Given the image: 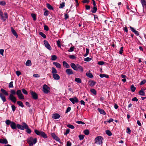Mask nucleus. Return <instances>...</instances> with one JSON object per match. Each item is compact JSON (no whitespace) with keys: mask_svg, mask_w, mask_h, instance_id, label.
<instances>
[{"mask_svg":"<svg viewBox=\"0 0 146 146\" xmlns=\"http://www.w3.org/2000/svg\"><path fill=\"white\" fill-rule=\"evenodd\" d=\"M51 60L53 61H55L57 59V57L56 55H52L51 56Z\"/></svg>","mask_w":146,"mask_h":146,"instance_id":"c9c22d12","label":"nucleus"},{"mask_svg":"<svg viewBox=\"0 0 146 146\" xmlns=\"http://www.w3.org/2000/svg\"><path fill=\"white\" fill-rule=\"evenodd\" d=\"M66 72L68 75H72L74 74L72 70L70 69H67L66 70Z\"/></svg>","mask_w":146,"mask_h":146,"instance_id":"6ab92c4d","label":"nucleus"},{"mask_svg":"<svg viewBox=\"0 0 146 146\" xmlns=\"http://www.w3.org/2000/svg\"><path fill=\"white\" fill-rule=\"evenodd\" d=\"M0 97L3 102H5L6 101L5 97L1 93H0Z\"/></svg>","mask_w":146,"mask_h":146,"instance_id":"5701e85b","label":"nucleus"},{"mask_svg":"<svg viewBox=\"0 0 146 146\" xmlns=\"http://www.w3.org/2000/svg\"><path fill=\"white\" fill-rule=\"evenodd\" d=\"M11 31L13 34L17 38L18 36L16 32V31L14 30V29L12 27L11 28Z\"/></svg>","mask_w":146,"mask_h":146,"instance_id":"a878e982","label":"nucleus"},{"mask_svg":"<svg viewBox=\"0 0 146 146\" xmlns=\"http://www.w3.org/2000/svg\"><path fill=\"white\" fill-rule=\"evenodd\" d=\"M16 74L18 76H19L21 74V72L19 71H16Z\"/></svg>","mask_w":146,"mask_h":146,"instance_id":"338daca9","label":"nucleus"},{"mask_svg":"<svg viewBox=\"0 0 146 146\" xmlns=\"http://www.w3.org/2000/svg\"><path fill=\"white\" fill-rule=\"evenodd\" d=\"M104 62L103 61H99L98 62V65H102L104 64Z\"/></svg>","mask_w":146,"mask_h":146,"instance_id":"69168bd1","label":"nucleus"},{"mask_svg":"<svg viewBox=\"0 0 146 146\" xmlns=\"http://www.w3.org/2000/svg\"><path fill=\"white\" fill-rule=\"evenodd\" d=\"M74 46H71L70 49L68 50V51L69 52H72L74 51Z\"/></svg>","mask_w":146,"mask_h":146,"instance_id":"603ef678","label":"nucleus"},{"mask_svg":"<svg viewBox=\"0 0 146 146\" xmlns=\"http://www.w3.org/2000/svg\"><path fill=\"white\" fill-rule=\"evenodd\" d=\"M92 60V58L89 57H87L84 59V60L85 61L89 62Z\"/></svg>","mask_w":146,"mask_h":146,"instance_id":"c03bdc74","label":"nucleus"},{"mask_svg":"<svg viewBox=\"0 0 146 146\" xmlns=\"http://www.w3.org/2000/svg\"><path fill=\"white\" fill-rule=\"evenodd\" d=\"M76 123H77L78 124H85V123L81 121H76Z\"/></svg>","mask_w":146,"mask_h":146,"instance_id":"0e129e2a","label":"nucleus"},{"mask_svg":"<svg viewBox=\"0 0 146 146\" xmlns=\"http://www.w3.org/2000/svg\"><path fill=\"white\" fill-rule=\"evenodd\" d=\"M5 123L7 125H10L11 128L13 129H17V125L15 122L11 121L10 120L8 119L5 121Z\"/></svg>","mask_w":146,"mask_h":146,"instance_id":"7ed1b4c3","label":"nucleus"},{"mask_svg":"<svg viewBox=\"0 0 146 146\" xmlns=\"http://www.w3.org/2000/svg\"><path fill=\"white\" fill-rule=\"evenodd\" d=\"M46 10L45 9H44V10ZM49 14V12L48 10H45L44 13V15L45 16H47Z\"/></svg>","mask_w":146,"mask_h":146,"instance_id":"13d9d810","label":"nucleus"},{"mask_svg":"<svg viewBox=\"0 0 146 146\" xmlns=\"http://www.w3.org/2000/svg\"><path fill=\"white\" fill-rule=\"evenodd\" d=\"M22 124V125H21L19 124H17V127L18 129H20L22 130H24L25 128V125H27V124L25 122H23Z\"/></svg>","mask_w":146,"mask_h":146,"instance_id":"6e6552de","label":"nucleus"},{"mask_svg":"<svg viewBox=\"0 0 146 146\" xmlns=\"http://www.w3.org/2000/svg\"><path fill=\"white\" fill-rule=\"evenodd\" d=\"M25 129H26V131L29 134H30L31 133V129L29 128V127L28 125L27 124V125H25Z\"/></svg>","mask_w":146,"mask_h":146,"instance_id":"aec40b11","label":"nucleus"},{"mask_svg":"<svg viewBox=\"0 0 146 146\" xmlns=\"http://www.w3.org/2000/svg\"><path fill=\"white\" fill-rule=\"evenodd\" d=\"M139 94L141 96H144L145 95L144 92L142 89L139 92Z\"/></svg>","mask_w":146,"mask_h":146,"instance_id":"a19ab883","label":"nucleus"},{"mask_svg":"<svg viewBox=\"0 0 146 146\" xmlns=\"http://www.w3.org/2000/svg\"><path fill=\"white\" fill-rule=\"evenodd\" d=\"M74 81L78 83H81L82 82L80 78H76L75 79Z\"/></svg>","mask_w":146,"mask_h":146,"instance_id":"72a5a7b5","label":"nucleus"},{"mask_svg":"<svg viewBox=\"0 0 146 146\" xmlns=\"http://www.w3.org/2000/svg\"><path fill=\"white\" fill-rule=\"evenodd\" d=\"M89 49L88 48H86V53L84 55V56L85 57L87 56L88 54H89Z\"/></svg>","mask_w":146,"mask_h":146,"instance_id":"37998d69","label":"nucleus"},{"mask_svg":"<svg viewBox=\"0 0 146 146\" xmlns=\"http://www.w3.org/2000/svg\"><path fill=\"white\" fill-rule=\"evenodd\" d=\"M91 92L92 93H93L94 95H96V90L94 89H91L90 90Z\"/></svg>","mask_w":146,"mask_h":146,"instance_id":"a18cd8bd","label":"nucleus"},{"mask_svg":"<svg viewBox=\"0 0 146 146\" xmlns=\"http://www.w3.org/2000/svg\"><path fill=\"white\" fill-rule=\"evenodd\" d=\"M39 34L42 37H43L44 38H45L46 37V36L43 33L40 32H39Z\"/></svg>","mask_w":146,"mask_h":146,"instance_id":"e433bc0d","label":"nucleus"},{"mask_svg":"<svg viewBox=\"0 0 146 146\" xmlns=\"http://www.w3.org/2000/svg\"><path fill=\"white\" fill-rule=\"evenodd\" d=\"M103 139L100 136L96 137L95 139V143L97 144L101 145L102 144V140Z\"/></svg>","mask_w":146,"mask_h":146,"instance_id":"423d86ee","label":"nucleus"},{"mask_svg":"<svg viewBox=\"0 0 146 146\" xmlns=\"http://www.w3.org/2000/svg\"><path fill=\"white\" fill-rule=\"evenodd\" d=\"M78 71L81 72H82L84 70L83 68L79 64H78Z\"/></svg>","mask_w":146,"mask_h":146,"instance_id":"bb28decb","label":"nucleus"},{"mask_svg":"<svg viewBox=\"0 0 146 146\" xmlns=\"http://www.w3.org/2000/svg\"><path fill=\"white\" fill-rule=\"evenodd\" d=\"M4 15L5 16L3 15V14L0 15L1 17V19L3 21H5L6 19H7L8 18V15L7 12H5L4 13Z\"/></svg>","mask_w":146,"mask_h":146,"instance_id":"9b49d317","label":"nucleus"},{"mask_svg":"<svg viewBox=\"0 0 146 146\" xmlns=\"http://www.w3.org/2000/svg\"><path fill=\"white\" fill-rule=\"evenodd\" d=\"M98 111L101 114L105 115L106 114L105 111L103 109L98 108Z\"/></svg>","mask_w":146,"mask_h":146,"instance_id":"393cba45","label":"nucleus"},{"mask_svg":"<svg viewBox=\"0 0 146 146\" xmlns=\"http://www.w3.org/2000/svg\"><path fill=\"white\" fill-rule=\"evenodd\" d=\"M34 132L36 135L41 136L44 138H46L47 137L46 135L43 131H39L35 129V130Z\"/></svg>","mask_w":146,"mask_h":146,"instance_id":"39448f33","label":"nucleus"},{"mask_svg":"<svg viewBox=\"0 0 146 146\" xmlns=\"http://www.w3.org/2000/svg\"><path fill=\"white\" fill-rule=\"evenodd\" d=\"M78 64H75L74 63H71L70 64V66L71 68L74 70H78Z\"/></svg>","mask_w":146,"mask_h":146,"instance_id":"2eb2a0df","label":"nucleus"},{"mask_svg":"<svg viewBox=\"0 0 146 146\" xmlns=\"http://www.w3.org/2000/svg\"><path fill=\"white\" fill-rule=\"evenodd\" d=\"M44 43L45 45V47L48 50H50L52 49V48L48 43L47 41L46 40H44Z\"/></svg>","mask_w":146,"mask_h":146,"instance_id":"f8f14e48","label":"nucleus"},{"mask_svg":"<svg viewBox=\"0 0 146 146\" xmlns=\"http://www.w3.org/2000/svg\"><path fill=\"white\" fill-rule=\"evenodd\" d=\"M60 117V115L59 114L57 113L54 114L52 116V117L53 118L56 119H59Z\"/></svg>","mask_w":146,"mask_h":146,"instance_id":"a211bd4d","label":"nucleus"},{"mask_svg":"<svg viewBox=\"0 0 146 146\" xmlns=\"http://www.w3.org/2000/svg\"><path fill=\"white\" fill-rule=\"evenodd\" d=\"M146 82V80H144L142 81H141L140 83V85H142L144 84H145Z\"/></svg>","mask_w":146,"mask_h":146,"instance_id":"680f3d73","label":"nucleus"},{"mask_svg":"<svg viewBox=\"0 0 146 146\" xmlns=\"http://www.w3.org/2000/svg\"><path fill=\"white\" fill-rule=\"evenodd\" d=\"M31 94L33 99L36 100L38 99V96L36 93L33 91H31Z\"/></svg>","mask_w":146,"mask_h":146,"instance_id":"4468645a","label":"nucleus"},{"mask_svg":"<svg viewBox=\"0 0 146 146\" xmlns=\"http://www.w3.org/2000/svg\"><path fill=\"white\" fill-rule=\"evenodd\" d=\"M22 90V92H23V93L25 94V95H27L28 94V92H27V91L25 89H23Z\"/></svg>","mask_w":146,"mask_h":146,"instance_id":"bf43d9fd","label":"nucleus"},{"mask_svg":"<svg viewBox=\"0 0 146 146\" xmlns=\"http://www.w3.org/2000/svg\"><path fill=\"white\" fill-rule=\"evenodd\" d=\"M86 75L87 77L90 78H92L93 77V75L90 73L86 72Z\"/></svg>","mask_w":146,"mask_h":146,"instance_id":"f704fd0d","label":"nucleus"},{"mask_svg":"<svg viewBox=\"0 0 146 146\" xmlns=\"http://www.w3.org/2000/svg\"><path fill=\"white\" fill-rule=\"evenodd\" d=\"M4 15L5 16L3 15V14L0 15L1 17V19L3 21H5L6 19H7L8 18V15L7 12H5L4 13Z\"/></svg>","mask_w":146,"mask_h":146,"instance_id":"9d476101","label":"nucleus"},{"mask_svg":"<svg viewBox=\"0 0 146 146\" xmlns=\"http://www.w3.org/2000/svg\"><path fill=\"white\" fill-rule=\"evenodd\" d=\"M44 29L45 30L48 31L49 30V28L47 26L45 25L44 26Z\"/></svg>","mask_w":146,"mask_h":146,"instance_id":"e2e57ef3","label":"nucleus"},{"mask_svg":"<svg viewBox=\"0 0 146 146\" xmlns=\"http://www.w3.org/2000/svg\"><path fill=\"white\" fill-rule=\"evenodd\" d=\"M97 10V8L96 6L94 7L91 10V12L93 13H96Z\"/></svg>","mask_w":146,"mask_h":146,"instance_id":"c85d7f7f","label":"nucleus"},{"mask_svg":"<svg viewBox=\"0 0 146 146\" xmlns=\"http://www.w3.org/2000/svg\"><path fill=\"white\" fill-rule=\"evenodd\" d=\"M17 104H18L22 108H23L24 107V105L23 102L21 101H17Z\"/></svg>","mask_w":146,"mask_h":146,"instance_id":"ea45409f","label":"nucleus"},{"mask_svg":"<svg viewBox=\"0 0 146 146\" xmlns=\"http://www.w3.org/2000/svg\"><path fill=\"white\" fill-rule=\"evenodd\" d=\"M51 135L52 137L53 138V139L55 140H56V141H60V139L54 133H51Z\"/></svg>","mask_w":146,"mask_h":146,"instance_id":"f3484780","label":"nucleus"},{"mask_svg":"<svg viewBox=\"0 0 146 146\" xmlns=\"http://www.w3.org/2000/svg\"><path fill=\"white\" fill-rule=\"evenodd\" d=\"M31 16L33 18V20L35 21L36 20V17L35 14L32 13L31 14Z\"/></svg>","mask_w":146,"mask_h":146,"instance_id":"3c124183","label":"nucleus"},{"mask_svg":"<svg viewBox=\"0 0 146 146\" xmlns=\"http://www.w3.org/2000/svg\"><path fill=\"white\" fill-rule=\"evenodd\" d=\"M46 5L47 8L48 9L52 10H54V8L51 5L47 3L46 4Z\"/></svg>","mask_w":146,"mask_h":146,"instance_id":"c756f323","label":"nucleus"},{"mask_svg":"<svg viewBox=\"0 0 146 146\" xmlns=\"http://www.w3.org/2000/svg\"><path fill=\"white\" fill-rule=\"evenodd\" d=\"M18 97L20 100H23L24 99V96L22 94L18 96Z\"/></svg>","mask_w":146,"mask_h":146,"instance_id":"49530a36","label":"nucleus"},{"mask_svg":"<svg viewBox=\"0 0 146 146\" xmlns=\"http://www.w3.org/2000/svg\"><path fill=\"white\" fill-rule=\"evenodd\" d=\"M4 15L5 16L3 15V14L0 15L1 17V19L3 21H5L6 19H7L8 18V15L7 12H5L4 13Z\"/></svg>","mask_w":146,"mask_h":146,"instance_id":"1a4fd4ad","label":"nucleus"},{"mask_svg":"<svg viewBox=\"0 0 146 146\" xmlns=\"http://www.w3.org/2000/svg\"><path fill=\"white\" fill-rule=\"evenodd\" d=\"M106 133L109 136H111L112 135V134L111 132L109 130H106Z\"/></svg>","mask_w":146,"mask_h":146,"instance_id":"58836bf2","label":"nucleus"},{"mask_svg":"<svg viewBox=\"0 0 146 146\" xmlns=\"http://www.w3.org/2000/svg\"><path fill=\"white\" fill-rule=\"evenodd\" d=\"M21 94H22V92L20 90H17L16 92V94L18 96H19V95Z\"/></svg>","mask_w":146,"mask_h":146,"instance_id":"09e8293b","label":"nucleus"},{"mask_svg":"<svg viewBox=\"0 0 146 146\" xmlns=\"http://www.w3.org/2000/svg\"><path fill=\"white\" fill-rule=\"evenodd\" d=\"M84 136H85L83 135H79L78 137L79 138V139L81 140L84 139Z\"/></svg>","mask_w":146,"mask_h":146,"instance_id":"de8ad7c7","label":"nucleus"},{"mask_svg":"<svg viewBox=\"0 0 146 146\" xmlns=\"http://www.w3.org/2000/svg\"><path fill=\"white\" fill-rule=\"evenodd\" d=\"M37 141V139L36 138H33V137H30L27 139V142L30 146H33V145L35 144Z\"/></svg>","mask_w":146,"mask_h":146,"instance_id":"20e7f679","label":"nucleus"},{"mask_svg":"<svg viewBox=\"0 0 146 146\" xmlns=\"http://www.w3.org/2000/svg\"><path fill=\"white\" fill-rule=\"evenodd\" d=\"M69 57V58L72 59H75L76 58V57L74 55H70Z\"/></svg>","mask_w":146,"mask_h":146,"instance_id":"5fc2aeb1","label":"nucleus"},{"mask_svg":"<svg viewBox=\"0 0 146 146\" xmlns=\"http://www.w3.org/2000/svg\"><path fill=\"white\" fill-rule=\"evenodd\" d=\"M70 110H71V108L70 107H68L67 108V109L65 113H68V112H69L70 111Z\"/></svg>","mask_w":146,"mask_h":146,"instance_id":"774afa93","label":"nucleus"},{"mask_svg":"<svg viewBox=\"0 0 146 146\" xmlns=\"http://www.w3.org/2000/svg\"><path fill=\"white\" fill-rule=\"evenodd\" d=\"M63 66L66 68H69L70 67L69 65L65 61L63 62Z\"/></svg>","mask_w":146,"mask_h":146,"instance_id":"cd10ccee","label":"nucleus"},{"mask_svg":"<svg viewBox=\"0 0 146 146\" xmlns=\"http://www.w3.org/2000/svg\"><path fill=\"white\" fill-rule=\"evenodd\" d=\"M84 133L86 135H88L90 133V132L88 130L86 129L84 131Z\"/></svg>","mask_w":146,"mask_h":146,"instance_id":"79ce46f5","label":"nucleus"},{"mask_svg":"<svg viewBox=\"0 0 146 146\" xmlns=\"http://www.w3.org/2000/svg\"><path fill=\"white\" fill-rule=\"evenodd\" d=\"M65 3L64 2L60 4V6L59 7V8L60 9L63 8L65 6Z\"/></svg>","mask_w":146,"mask_h":146,"instance_id":"6e6d98bb","label":"nucleus"},{"mask_svg":"<svg viewBox=\"0 0 146 146\" xmlns=\"http://www.w3.org/2000/svg\"><path fill=\"white\" fill-rule=\"evenodd\" d=\"M90 84L89 85L91 86H94L96 84V82L93 80H91L89 82Z\"/></svg>","mask_w":146,"mask_h":146,"instance_id":"2f4dec72","label":"nucleus"},{"mask_svg":"<svg viewBox=\"0 0 146 146\" xmlns=\"http://www.w3.org/2000/svg\"><path fill=\"white\" fill-rule=\"evenodd\" d=\"M131 89L132 92H134L136 90V88L133 85H132L131 86Z\"/></svg>","mask_w":146,"mask_h":146,"instance_id":"4c0bfd02","label":"nucleus"},{"mask_svg":"<svg viewBox=\"0 0 146 146\" xmlns=\"http://www.w3.org/2000/svg\"><path fill=\"white\" fill-rule=\"evenodd\" d=\"M69 99L73 104H74L75 103H78L79 102L78 100L76 97H74V98H71Z\"/></svg>","mask_w":146,"mask_h":146,"instance_id":"ddd939ff","label":"nucleus"},{"mask_svg":"<svg viewBox=\"0 0 146 146\" xmlns=\"http://www.w3.org/2000/svg\"><path fill=\"white\" fill-rule=\"evenodd\" d=\"M10 92L11 94H9V99L14 103H15L17 101V99L16 97L14 96L16 94L15 91L13 89L10 90Z\"/></svg>","mask_w":146,"mask_h":146,"instance_id":"f257e3e1","label":"nucleus"},{"mask_svg":"<svg viewBox=\"0 0 146 146\" xmlns=\"http://www.w3.org/2000/svg\"><path fill=\"white\" fill-rule=\"evenodd\" d=\"M42 91L44 93L47 94L50 92V88L46 84H44L42 87Z\"/></svg>","mask_w":146,"mask_h":146,"instance_id":"0eeeda50","label":"nucleus"},{"mask_svg":"<svg viewBox=\"0 0 146 146\" xmlns=\"http://www.w3.org/2000/svg\"><path fill=\"white\" fill-rule=\"evenodd\" d=\"M141 2L143 8V11L144 9H146V0H141Z\"/></svg>","mask_w":146,"mask_h":146,"instance_id":"dca6fc26","label":"nucleus"},{"mask_svg":"<svg viewBox=\"0 0 146 146\" xmlns=\"http://www.w3.org/2000/svg\"><path fill=\"white\" fill-rule=\"evenodd\" d=\"M100 76L101 78L105 77L107 78H109V76L105 74H100Z\"/></svg>","mask_w":146,"mask_h":146,"instance_id":"7c9ffc66","label":"nucleus"},{"mask_svg":"<svg viewBox=\"0 0 146 146\" xmlns=\"http://www.w3.org/2000/svg\"><path fill=\"white\" fill-rule=\"evenodd\" d=\"M123 47L122 46L120 48V50L119 51V54H122L123 53Z\"/></svg>","mask_w":146,"mask_h":146,"instance_id":"4d7b16f0","label":"nucleus"},{"mask_svg":"<svg viewBox=\"0 0 146 146\" xmlns=\"http://www.w3.org/2000/svg\"><path fill=\"white\" fill-rule=\"evenodd\" d=\"M57 45L59 47H61V43L60 41L58 40L56 41Z\"/></svg>","mask_w":146,"mask_h":146,"instance_id":"052dcab7","label":"nucleus"},{"mask_svg":"<svg viewBox=\"0 0 146 146\" xmlns=\"http://www.w3.org/2000/svg\"><path fill=\"white\" fill-rule=\"evenodd\" d=\"M25 64L27 66H31L32 64L31 61L30 60H28L26 62Z\"/></svg>","mask_w":146,"mask_h":146,"instance_id":"473e14b6","label":"nucleus"},{"mask_svg":"<svg viewBox=\"0 0 146 146\" xmlns=\"http://www.w3.org/2000/svg\"><path fill=\"white\" fill-rule=\"evenodd\" d=\"M67 126L68 127L70 128L71 129H74L75 128V127L74 125L71 124H68L67 125Z\"/></svg>","mask_w":146,"mask_h":146,"instance_id":"8fccbe9b","label":"nucleus"},{"mask_svg":"<svg viewBox=\"0 0 146 146\" xmlns=\"http://www.w3.org/2000/svg\"><path fill=\"white\" fill-rule=\"evenodd\" d=\"M53 64L55 66L56 68H61V65L59 63L57 62H53Z\"/></svg>","mask_w":146,"mask_h":146,"instance_id":"4be33fe9","label":"nucleus"},{"mask_svg":"<svg viewBox=\"0 0 146 146\" xmlns=\"http://www.w3.org/2000/svg\"><path fill=\"white\" fill-rule=\"evenodd\" d=\"M8 142L7 139H0V143L1 144H7Z\"/></svg>","mask_w":146,"mask_h":146,"instance_id":"412c9836","label":"nucleus"},{"mask_svg":"<svg viewBox=\"0 0 146 146\" xmlns=\"http://www.w3.org/2000/svg\"><path fill=\"white\" fill-rule=\"evenodd\" d=\"M1 91L2 93V94L3 95L7 96L9 95L8 93L7 92L6 90L3 89L1 88Z\"/></svg>","mask_w":146,"mask_h":146,"instance_id":"b1692460","label":"nucleus"},{"mask_svg":"<svg viewBox=\"0 0 146 146\" xmlns=\"http://www.w3.org/2000/svg\"><path fill=\"white\" fill-rule=\"evenodd\" d=\"M52 74L53 78L56 80H58L60 78L59 76L57 74V71L56 69L54 67L52 68Z\"/></svg>","mask_w":146,"mask_h":146,"instance_id":"f03ea898","label":"nucleus"},{"mask_svg":"<svg viewBox=\"0 0 146 146\" xmlns=\"http://www.w3.org/2000/svg\"><path fill=\"white\" fill-rule=\"evenodd\" d=\"M13 82L11 81L10 82L9 84V88H13Z\"/></svg>","mask_w":146,"mask_h":146,"instance_id":"864d4df0","label":"nucleus"}]
</instances>
